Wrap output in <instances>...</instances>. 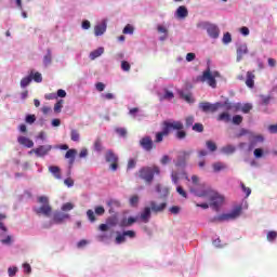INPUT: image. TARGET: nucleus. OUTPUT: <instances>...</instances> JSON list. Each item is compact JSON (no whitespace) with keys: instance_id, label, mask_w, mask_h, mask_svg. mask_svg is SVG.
<instances>
[{"instance_id":"41","label":"nucleus","mask_w":277,"mask_h":277,"mask_svg":"<svg viewBox=\"0 0 277 277\" xmlns=\"http://www.w3.org/2000/svg\"><path fill=\"white\" fill-rule=\"evenodd\" d=\"M162 98L164 101H171V98H174V93L169 90H164V95L162 96Z\"/></svg>"},{"instance_id":"18","label":"nucleus","mask_w":277,"mask_h":277,"mask_svg":"<svg viewBox=\"0 0 277 277\" xmlns=\"http://www.w3.org/2000/svg\"><path fill=\"white\" fill-rule=\"evenodd\" d=\"M175 15L177 16V18H187V16L189 15V11H187V6L181 5L177 8Z\"/></svg>"},{"instance_id":"29","label":"nucleus","mask_w":277,"mask_h":277,"mask_svg":"<svg viewBox=\"0 0 277 277\" xmlns=\"http://www.w3.org/2000/svg\"><path fill=\"white\" fill-rule=\"evenodd\" d=\"M212 168L214 172H222V170H226V166L223 162H214Z\"/></svg>"},{"instance_id":"45","label":"nucleus","mask_w":277,"mask_h":277,"mask_svg":"<svg viewBox=\"0 0 277 277\" xmlns=\"http://www.w3.org/2000/svg\"><path fill=\"white\" fill-rule=\"evenodd\" d=\"M267 241H274L277 238V232L271 230L266 235Z\"/></svg>"},{"instance_id":"28","label":"nucleus","mask_w":277,"mask_h":277,"mask_svg":"<svg viewBox=\"0 0 277 277\" xmlns=\"http://www.w3.org/2000/svg\"><path fill=\"white\" fill-rule=\"evenodd\" d=\"M216 120L219 122H230V114H228V113H221L217 116Z\"/></svg>"},{"instance_id":"4","label":"nucleus","mask_w":277,"mask_h":277,"mask_svg":"<svg viewBox=\"0 0 277 277\" xmlns=\"http://www.w3.org/2000/svg\"><path fill=\"white\" fill-rule=\"evenodd\" d=\"M197 196H199V198L209 197L210 206H212L213 209H215V211H217L221 205L224 203V196L220 195V193H216L212 189L203 190L202 193L197 194Z\"/></svg>"},{"instance_id":"50","label":"nucleus","mask_w":277,"mask_h":277,"mask_svg":"<svg viewBox=\"0 0 277 277\" xmlns=\"http://www.w3.org/2000/svg\"><path fill=\"white\" fill-rule=\"evenodd\" d=\"M241 122H243V117H241L240 115H235L233 117V123L234 124H241Z\"/></svg>"},{"instance_id":"34","label":"nucleus","mask_w":277,"mask_h":277,"mask_svg":"<svg viewBox=\"0 0 277 277\" xmlns=\"http://www.w3.org/2000/svg\"><path fill=\"white\" fill-rule=\"evenodd\" d=\"M52 62V55H51V50H48L47 55L43 57V64L44 66L51 65Z\"/></svg>"},{"instance_id":"33","label":"nucleus","mask_w":277,"mask_h":277,"mask_svg":"<svg viewBox=\"0 0 277 277\" xmlns=\"http://www.w3.org/2000/svg\"><path fill=\"white\" fill-rule=\"evenodd\" d=\"M62 107H64V100H60V101L54 105V111H55V114H62Z\"/></svg>"},{"instance_id":"38","label":"nucleus","mask_w":277,"mask_h":277,"mask_svg":"<svg viewBox=\"0 0 277 277\" xmlns=\"http://www.w3.org/2000/svg\"><path fill=\"white\" fill-rule=\"evenodd\" d=\"M193 131H196V133H202V131H205V126H202V123H195L193 126Z\"/></svg>"},{"instance_id":"58","label":"nucleus","mask_w":277,"mask_h":277,"mask_svg":"<svg viewBox=\"0 0 277 277\" xmlns=\"http://www.w3.org/2000/svg\"><path fill=\"white\" fill-rule=\"evenodd\" d=\"M0 242L4 246H10V243H12V236H6L4 239H1Z\"/></svg>"},{"instance_id":"30","label":"nucleus","mask_w":277,"mask_h":277,"mask_svg":"<svg viewBox=\"0 0 277 277\" xmlns=\"http://www.w3.org/2000/svg\"><path fill=\"white\" fill-rule=\"evenodd\" d=\"M80 137H81V135L79 134V130L72 129L70 131V140H71V142H79Z\"/></svg>"},{"instance_id":"27","label":"nucleus","mask_w":277,"mask_h":277,"mask_svg":"<svg viewBox=\"0 0 277 277\" xmlns=\"http://www.w3.org/2000/svg\"><path fill=\"white\" fill-rule=\"evenodd\" d=\"M222 107L226 109V111H230V109H239V106L236 104L230 103V101L226 100L224 103H222Z\"/></svg>"},{"instance_id":"13","label":"nucleus","mask_w":277,"mask_h":277,"mask_svg":"<svg viewBox=\"0 0 277 277\" xmlns=\"http://www.w3.org/2000/svg\"><path fill=\"white\" fill-rule=\"evenodd\" d=\"M207 34L210 36V38H213L214 40L220 38V28L217 25L214 24H208L206 26Z\"/></svg>"},{"instance_id":"14","label":"nucleus","mask_w":277,"mask_h":277,"mask_svg":"<svg viewBox=\"0 0 277 277\" xmlns=\"http://www.w3.org/2000/svg\"><path fill=\"white\" fill-rule=\"evenodd\" d=\"M166 207H168V203L166 202L160 205H157V201L149 202V209H151L153 213H163V211H166Z\"/></svg>"},{"instance_id":"11","label":"nucleus","mask_w":277,"mask_h":277,"mask_svg":"<svg viewBox=\"0 0 277 277\" xmlns=\"http://www.w3.org/2000/svg\"><path fill=\"white\" fill-rule=\"evenodd\" d=\"M140 146L147 153H150V150H153V148H155V143L153 142V138L150 136H145V137L141 138Z\"/></svg>"},{"instance_id":"57","label":"nucleus","mask_w":277,"mask_h":277,"mask_svg":"<svg viewBox=\"0 0 277 277\" xmlns=\"http://www.w3.org/2000/svg\"><path fill=\"white\" fill-rule=\"evenodd\" d=\"M96 215H104L105 214V208L103 206H98L95 208Z\"/></svg>"},{"instance_id":"19","label":"nucleus","mask_w":277,"mask_h":277,"mask_svg":"<svg viewBox=\"0 0 277 277\" xmlns=\"http://www.w3.org/2000/svg\"><path fill=\"white\" fill-rule=\"evenodd\" d=\"M105 31H107V22L98 24L94 27L95 36H103V34H105Z\"/></svg>"},{"instance_id":"25","label":"nucleus","mask_w":277,"mask_h":277,"mask_svg":"<svg viewBox=\"0 0 277 277\" xmlns=\"http://www.w3.org/2000/svg\"><path fill=\"white\" fill-rule=\"evenodd\" d=\"M103 53H105V49L98 48L90 53V60H96V57H101Z\"/></svg>"},{"instance_id":"40","label":"nucleus","mask_w":277,"mask_h":277,"mask_svg":"<svg viewBox=\"0 0 277 277\" xmlns=\"http://www.w3.org/2000/svg\"><path fill=\"white\" fill-rule=\"evenodd\" d=\"M116 243L120 245V243H124V241H127V238L123 234H118L116 239H115Z\"/></svg>"},{"instance_id":"15","label":"nucleus","mask_w":277,"mask_h":277,"mask_svg":"<svg viewBox=\"0 0 277 277\" xmlns=\"http://www.w3.org/2000/svg\"><path fill=\"white\" fill-rule=\"evenodd\" d=\"M153 213V210L150 207H145L143 211L140 214V220L144 222V224H148L150 222V215Z\"/></svg>"},{"instance_id":"24","label":"nucleus","mask_w":277,"mask_h":277,"mask_svg":"<svg viewBox=\"0 0 277 277\" xmlns=\"http://www.w3.org/2000/svg\"><path fill=\"white\" fill-rule=\"evenodd\" d=\"M264 140L265 138L263 137V135H255V136H253V138H252V141H251V143L249 145L250 150H252L256 146V144L263 143Z\"/></svg>"},{"instance_id":"9","label":"nucleus","mask_w":277,"mask_h":277,"mask_svg":"<svg viewBox=\"0 0 277 277\" xmlns=\"http://www.w3.org/2000/svg\"><path fill=\"white\" fill-rule=\"evenodd\" d=\"M192 155H194L193 149L179 151L176 166H185Z\"/></svg>"},{"instance_id":"52","label":"nucleus","mask_w":277,"mask_h":277,"mask_svg":"<svg viewBox=\"0 0 277 277\" xmlns=\"http://www.w3.org/2000/svg\"><path fill=\"white\" fill-rule=\"evenodd\" d=\"M135 166H137V160L135 159H130L128 161V170H133L135 168Z\"/></svg>"},{"instance_id":"32","label":"nucleus","mask_w":277,"mask_h":277,"mask_svg":"<svg viewBox=\"0 0 277 277\" xmlns=\"http://www.w3.org/2000/svg\"><path fill=\"white\" fill-rule=\"evenodd\" d=\"M31 81H32L31 75L23 78L21 80V88H27V85H29V83H31Z\"/></svg>"},{"instance_id":"56","label":"nucleus","mask_w":277,"mask_h":277,"mask_svg":"<svg viewBox=\"0 0 277 277\" xmlns=\"http://www.w3.org/2000/svg\"><path fill=\"white\" fill-rule=\"evenodd\" d=\"M253 155L256 159H261V157H263V150L261 148H256L254 149Z\"/></svg>"},{"instance_id":"12","label":"nucleus","mask_w":277,"mask_h":277,"mask_svg":"<svg viewBox=\"0 0 277 277\" xmlns=\"http://www.w3.org/2000/svg\"><path fill=\"white\" fill-rule=\"evenodd\" d=\"M240 210H235L228 214H221L214 217V222H227L228 220H235V217H239Z\"/></svg>"},{"instance_id":"35","label":"nucleus","mask_w":277,"mask_h":277,"mask_svg":"<svg viewBox=\"0 0 277 277\" xmlns=\"http://www.w3.org/2000/svg\"><path fill=\"white\" fill-rule=\"evenodd\" d=\"M233 42V37L230 36V32H225L223 36V44H230Z\"/></svg>"},{"instance_id":"47","label":"nucleus","mask_w":277,"mask_h":277,"mask_svg":"<svg viewBox=\"0 0 277 277\" xmlns=\"http://www.w3.org/2000/svg\"><path fill=\"white\" fill-rule=\"evenodd\" d=\"M17 273H18V267H16V266L8 268V274L10 277L16 276Z\"/></svg>"},{"instance_id":"16","label":"nucleus","mask_w":277,"mask_h":277,"mask_svg":"<svg viewBox=\"0 0 277 277\" xmlns=\"http://www.w3.org/2000/svg\"><path fill=\"white\" fill-rule=\"evenodd\" d=\"M17 142L21 146H25L26 148H34V141L27 136H18Z\"/></svg>"},{"instance_id":"48","label":"nucleus","mask_w":277,"mask_h":277,"mask_svg":"<svg viewBox=\"0 0 277 277\" xmlns=\"http://www.w3.org/2000/svg\"><path fill=\"white\" fill-rule=\"evenodd\" d=\"M31 78L34 81H36V83H42V74L37 71L34 76H31Z\"/></svg>"},{"instance_id":"10","label":"nucleus","mask_w":277,"mask_h":277,"mask_svg":"<svg viewBox=\"0 0 277 277\" xmlns=\"http://www.w3.org/2000/svg\"><path fill=\"white\" fill-rule=\"evenodd\" d=\"M51 150H53V146H51V145H41V146L32 149L30 153H35V155L37 157H47V155H49V153H51Z\"/></svg>"},{"instance_id":"5","label":"nucleus","mask_w":277,"mask_h":277,"mask_svg":"<svg viewBox=\"0 0 277 277\" xmlns=\"http://www.w3.org/2000/svg\"><path fill=\"white\" fill-rule=\"evenodd\" d=\"M215 77H217V72H215L214 75L211 74V68L208 67L207 70H205L201 76H198L196 78V82L205 83L207 81L210 88H217V81L215 80Z\"/></svg>"},{"instance_id":"63","label":"nucleus","mask_w":277,"mask_h":277,"mask_svg":"<svg viewBox=\"0 0 277 277\" xmlns=\"http://www.w3.org/2000/svg\"><path fill=\"white\" fill-rule=\"evenodd\" d=\"M95 88H96L97 92H103V91L105 90V83H103V82H97V83L95 84Z\"/></svg>"},{"instance_id":"42","label":"nucleus","mask_w":277,"mask_h":277,"mask_svg":"<svg viewBox=\"0 0 277 277\" xmlns=\"http://www.w3.org/2000/svg\"><path fill=\"white\" fill-rule=\"evenodd\" d=\"M115 131L120 137H127V130L124 128H116Z\"/></svg>"},{"instance_id":"64","label":"nucleus","mask_w":277,"mask_h":277,"mask_svg":"<svg viewBox=\"0 0 277 277\" xmlns=\"http://www.w3.org/2000/svg\"><path fill=\"white\" fill-rule=\"evenodd\" d=\"M269 133H277V124L268 126Z\"/></svg>"},{"instance_id":"8","label":"nucleus","mask_w":277,"mask_h":277,"mask_svg":"<svg viewBox=\"0 0 277 277\" xmlns=\"http://www.w3.org/2000/svg\"><path fill=\"white\" fill-rule=\"evenodd\" d=\"M105 159L107 163H110V170H113V172H116V170H118V156L111 150H107Z\"/></svg>"},{"instance_id":"26","label":"nucleus","mask_w":277,"mask_h":277,"mask_svg":"<svg viewBox=\"0 0 277 277\" xmlns=\"http://www.w3.org/2000/svg\"><path fill=\"white\" fill-rule=\"evenodd\" d=\"M236 150H237V148L235 147V145H226L221 148V151L224 155H233V153H235Z\"/></svg>"},{"instance_id":"37","label":"nucleus","mask_w":277,"mask_h":277,"mask_svg":"<svg viewBox=\"0 0 277 277\" xmlns=\"http://www.w3.org/2000/svg\"><path fill=\"white\" fill-rule=\"evenodd\" d=\"M138 202H140V197L137 195H133L130 198V207H136Z\"/></svg>"},{"instance_id":"20","label":"nucleus","mask_w":277,"mask_h":277,"mask_svg":"<svg viewBox=\"0 0 277 277\" xmlns=\"http://www.w3.org/2000/svg\"><path fill=\"white\" fill-rule=\"evenodd\" d=\"M256 78V76H254V74L252 71H248L247 72V79H246V85L247 88H254V79Z\"/></svg>"},{"instance_id":"23","label":"nucleus","mask_w":277,"mask_h":277,"mask_svg":"<svg viewBox=\"0 0 277 277\" xmlns=\"http://www.w3.org/2000/svg\"><path fill=\"white\" fill-rule=\"evenodd\" d=\"M108 207H109V213H114V210L115 209H120L121 207V203L116 200V199H110L108 202H107Z\"/></svg>"},{"instance_id":"60","label":"nucleus","mask_w":277,"mask_h":277,"mask_svg":"<svg viewBox=\"0 0 277 277\" xmlns=\"http://www.w3.org/2000/svg\"><path fill=\"white\" fill-rule=\"evenodd\" d=\"M170 211L173 215H179V213H181V208L179 206H173L170 208Z\"/></svg>"},{"instance_id":"31","label":"nucleus","mask_w":277,"mask_h":277,"mask_svg":"<svg viewBox=\"0 0 277 277\" xmlns=\"http://www.w3.org/2000/svg\"><path fill=\"white\" fill-rule=\"evenodd\" d=\"M206 146L210 153H215V150H217V145L213 141H207Z\"/></svg>"},{"instance_id":"22","label":"nucleus","mask_w":277,"mask_h":277,"mask_svg":"<svg viewBox=\"0 0 277 277\" xmlns=\"http://www.w3.org/2000/svg\"><path fill=\"white\" fill-rule=\"evenodd\" d=\"M77 156V149H68L65 154V159H69V166L75 163V157Z\"/></svg>"},{"instance_id":"1","label":"nucleus","mask_w":277,"mask_h":277,"mask_svg":"<svg viewBox=\"0 0 277 277\" xmlns=\"http://www.w3.org/2000/svg\"><path fill=\"white\" fill-rule=\"evenodd\" d=\"M162 127V131L156 133V144H161V142H163V137H168V135H170V131H176V140H185V137H187V132L183 130L185 129V126L181 121H163Z\"/></svg>"},{"instance_id":"43","label":"nucleus","mask_w":277,"mask_h":277,"mask_svg":"<svg viewBox=\"0 0 277 277\" xmlns=\"http://www.w3.org/2000/svg\"><path fill=\"white\" fill-rule=\"evenodd\" d=\"M121 69L124 72H129V70H131V64H129V62H127V61H122L121 62Z\"/></svg>"},{"instance_id":"55","label":"nucleus","mask_w":277,"mask_h":277,"mask_svg":"<svg viewBox=\"0 0 277 277\" xmlns=\"http://www.w3.org/2000/svg\"><path fill=\"white\" fill-rule=\"evenodd\" d=\"M87 215H88L90 222H96V216H94V211L88 210Z\"/></svg>"},{"instance_id":"61","label":"nucleus","mask_w":277,"mask_h":277,"mask_svg":"<svg viewBox=\"0 0 277 277\" xmlns=\"http://www.w3.org/2000/svg\"><path fill=\"white\" fill-rule=\"evenodd\" d=\"M134 29L133 26H131L130 24H128L124 28H123V34H133Z\"/></svg>"},{"instance_id":"6","label":"nucleus","mask_w":277,"mask_h":277,"mask_svg":"<svg viewBox=\"0 0 277 277\" xmlns=\"http://www.w3.org/2000/svg\"><path fill=\"white\" fill-rule=\"evenodd\" d=\"M198 107L203 114H215L217 109H221L222 103L216 102L214 104H211L209 102H200Z\"/></svg>"},{"instance_id":"3","label":"nucleus","mask_w":277,"mask_h":277,"mask_svg":"<svg viewBox=\"0 0 277 277\" xmlns=\"http://www.w3.org/2000/svg\"><path fill=\"white\" fill-rule=\"evenodd\" d=\"M37 202L41 205L39 208H34V212L37 215H43L44 217H51L53 215V207L49 202V197L40 196L37 198Z\"/></svg>"},{"instance_id":"49","label":"nucleus","mask_w":277,"mask_h":277,"mask_svg":"<svg viewBox=\"0 0 277 277\" xmlns=\"http://www.w3.org/2000/svg\"><path fill=\"white\" fill-rule=\"evenodd\" d=\"M25 122H27V124H34V122H36V115H27Z\"/></svg>"},{"instance_id":"51","label":"nucleus","mask_w":277,"mask_h":277,"mask_svg":"<svg viewBox=\"0 0 277 277\" xmlns=\"http://www.w3.org/2000/svg\"><path fill=\"white\" fill-rule=\"evenodd\" d=\"M251 110H252L251 104H245L241 108L242 114H250Z\"/></svg>"},{"instance_id":"17","label":"nucleus","mask_w":277,"mask_h":277,"mask_svg":"<svg viewBox=\"0 0 277 277\" xmlns=\"http://www.w3.org/2000/svg\"><path fill=\"white\" fill-rule=\"evenodd\" d=\"M248 53V45L240 44L237 47V62H241L243 60V55Z\"/></svg>"},{"instance_id":"62","label":"nucleus","mask_w":277,"mask_h":277,"mask_svg":"<svg viewBox=\"0 0 277 277\" xmlns=\"http://www.w3.org/2000/svg\"><path fill=\"white\" fill-rule=\"evenodd\" d=\"M64 183L67 187H72V185H75V181L70 177L65 179Z\"/></svg>"},{"instance_id":"2","label":"nucleus","mask_w":277,"mask_h":277,"mask_svg":"<svg viewBox=\"0 0 277 277\" xmlns=\"http://www.w3.org/2000/svg\"><path fill=\"white\" fill-rule=\"evenodd\" d=\"M155 174H161V169H159V167L157 166L143 167L137 172L138 179L145 181L147 185H150V183H153V181L155 180Z\"/></svg>"},{"instance_id":"7","label":"nucleus","mask_w":277,"mask_h":277,"mask_svg":"<svg viewBox=\"0 0 277 277\" xmlns=\"http://www.w3.org/2000/svg\"><path fill=\"white\" fill-rule=\"evenodd\" d=\"M69 219H70V214H66L63 212H56L53 214L52 222H50L49 225H43V228H51V226H53V224H64V221L69 220Z\"/></svg>"},{"instance_id":"46","label":"nucleus","mask_w":277,"mask_h":277,"mask_svg":"<svg viewBox=\"0 0 277 277\" xmlns=\"http://www.w3.org/2000/svg\"><path fill=\"white\" fill-rule=\"evenodd\" d=\"M75 209V205L70 202H66L62 206V211H72Z\"/></svg>"},{"instance_id":"59","label":"nucleus","mask_w":277,"mask_h":277,"mask_svg":"<svg viewBox=\"0 0 277 277\" xmlns=\"http://www.w3.org/2000/svg\"><path fill=\"white\" fill-rule=\"evenodd\" d=\"M170 161H171L170 156L164 155V156H162V158H161V160H160V163H161L162 166H167V163H170Z\"/></svg>"},{"instance_id":"44","label":"nucleus","mask_w":277,"mask_h":277,"mask_svg":"<svg viewBox=\"0 0 277 277\" xmlns=\"http://www.w3.org/2000/svg\"><path fill=\"white\" fill-rule=\"evenodd\" d=\"M240 187L242 192L246 193L247 198L248 196H250V194H252V189H250V187H247L246 184H243V182L240 183Z\"/></svg>"},{"instance_id":"36","label":"nucleus","mask_w":277,"mask_h":277,"mask_svg":"<svg viewBox=\"0 0 277 277\" xmlns=\"http://www.w3.org/2000/svg\"><path fill=\"white\" fill-rule=\"evenodd\" d=\"M94 149L97 153H101V150H103V143H102L101 138H96L95 140V142H94Z\"/></svg>"},{"instance_id":"54","label":"nucleus","mask_w":277,"mask_h":277,"mask_svg":"<svg viewBox=\"0 0 277 277\" xmlns=\"http://www.w3.org/2000/svg\"><path fill=\"white\" fill-rule=\"evenodd\" d=\"M176 192L177 194H180V196H182V198H187V193L185 192V189H183L182 186H177Z\"/></svg>"},{"instance_id":"21","label":"nucleus","mask_w":277,"mask_h":277,"mask_svg":"<svg viewBox=\"0 0 277 277\" xmlns=\"http://www.w3.org/2000/svg\"><path fill=\"white\" fill-rule=\"evenodd\" d=\"M49 172H51V174H53V176L56 177L57 180L62 179V169H60V167L50 166Z\"/></svg>"},{"instance_id":"53","label":"nucleus","mask_w":277,"mask_h":277,"mask_svg":"<svg viewBox=\"0 0 277 277\" xmlns=\"http://www.w3.org/2000/svg\"><path fill=\"white\" fill-rule=\"evenodd\" d=\"M124 237H129L130 239H135V232L134 230H126L123 232Z\"/></svg>"},{"instance_id":"39","label":"nucleus","mask_w":277,"mask_h":277,"mask_svg":"<svg viewBox=\"0 0 277 277\" xmlns=\"http://www.w3.org/2000/svg\"><path fill=\"white\" fill-rule=\"evenodd\" d=\"M194 126V116H188L185 118V127L189 129V127Z\"/></svg>"}]
</instances>
